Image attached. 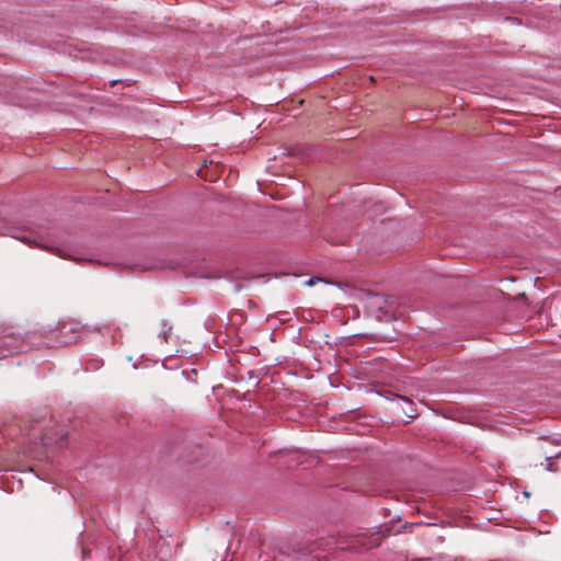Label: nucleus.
<instances>
[{
	"mask_svg": "<svg viewBox=\"0 0 561 561\" xmlns=\"http://www.w3.org/2000/svg\"><path fill=\"white\" fill-rule=\"evenodd\" d=\"M352 543L354 546H363L365 548H373L375 546H378V543L367 542V537L364 534H357L352 537Z\"/></svg>",
	"mask_w": 561,
	"mask_h": 561,
	"instance_id": "f257e3e1",
	"label": "nucleus"
},
{
	"mask_svg": "<svg viewBox=\"0 0 561 561\" xmlns=\"http://www.w3.org/2000/svg\"><path fill=\"white\" fill-rule=\"evenodd\" d=\"M541 454H543V455L546 456V461H547V463H546L545 469H546L547 471H550V472H554V471H557V468L554 467L553 458H554V457H558V454H557V455H554V456H552V455H548V453H547L546 450H541Z\"/></svg>",
	"mask_w": 561,
	"mask_h": 561,
	"instance_id": "f03ea898",
	"label": "nucleus"
},
{
	"mask_svg": "<svg viewBox=\"0 0 561 561\" xmlns=\"http://www.w3.org/2000/svg\"><path fill=\"white\" fill-rule=\"evenodd\" d=\"M316 283V279L314 278H310L309 280H307V285L309 286H312L313 284Z\"/></svg>",
	"mask_w": 561,
	"mask_h": 561,
	"instance_id": "7ed1b4c3",
	"label": "nucleus"
},
{
	"mask_svg": "<svg viewBox=\"0 0 561 561\" xmlns=\"http://www.w3.org/2000/svg\"><path fill=\"white\" fill-rule=\"evenodd\" d=\"M402 400L404 401H408L409 402V399L407 397H400Z\"/></svg>",
	"mask_w": 561,
	"mask_h": 561,
	"instance_id": "20e7f679",
	"label": "nucleus"
},
{
	"mask_svg": "<svg viewBox=\"0 0 561 561\" xmlns=\"http://www.w3.org/2000/svg\"><path fill=\"white\" fill-rule=\"evenodd\" d=\"M409 417H413L414 415L412 413H407Z\"/></svg>",
	"mask_w": 561,
	"mask_h": 561,
	"instance_id": "39448f33",
	"label": "nucleus"
}]
</instances>
